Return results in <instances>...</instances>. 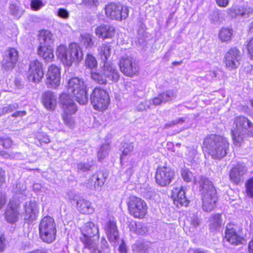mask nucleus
Instances as JSON below:
<instances>
[{
  "label": "nucleus",
  "instance_id": "nucleus-6",
  "mask_svg": "<svg viewBox=\"0 0 253 253\" xmlns=\"http://www.w3.org/2000/svg\"><path fill=\"white\" fill-rule=\"evenodd\" d=\"M69 93H72L75 97L76 101L80 104H85L88 101V96L86 85L84 81L77 77L69 80L67 85Z\"/></svg>",
  "mask_w": 253,
  "mask_h": 253
},
{
  "label": "nucleus",
  "instance_id": "nucleus-64",
  "mask_svg": "<svg viewBox=\"0 0 253 253\" xmlns=\"http://www.w3.org/2000/svg\"><path fill=\"white\" fill-rule=\"evenodd\" d=\"M26 112L25 111H16L14 113L12 116L14 117H22L26 115Z\"/></svg>",
  "mask_w": 253,
  "mask_h": 253
},
{
  "label": "nucleus",
  "instance_id": "nucleus-48",
  "mask_svg": "<svg viewBox=\"0 0 253 253\" xmlns=\"http://www.w3.org/2000/svg\"><path fill=\"white\" fill-rule=\"evenodd\" d=\"M18 104L15 103L0 109V111L1 112L2 115H4L5 114L12 112L16 109L18 108Z\"/></svg>",
  "mask_w": 253,
  "mask_h": 253
},
{
  "label": "nucleus",
  "instance_id": "nucleus-14",
  "mask_svg": "<svg viewBox=\"0 0 253 253\" xmlns=\"http://www.w3.org/2000/svg\"><path fill=\"white\" fill-rule=\"evenodd\" d=\"M43 75L42 63L37 60L31 61L27 72V78L29 81L39 83L42 80Z\"/></svg>",
  "mask_w": 253,
  "mask_h": 253
},
{
  "label": "nucleus",
  "instance_id": "nucleus-15",
  "mask_svg": "<svg viewBox=\"0 0 253 253\" xmlns=\"http://www.w3.org/2000/svg\"><path fill=\"white\" fill-rule=\"evenodd\" d=\"M241 230L234 224L229 223L225 231V238L231 244L237 245L242 243L244 238L241 236Z\"/></svg>",
  "mask_w": 253,
  "mask_h": 253
},
{
  "label": "nucleus",
  "instance_id": "nucleus-42",
  "mask_svg": "<svg viewBox=\"0 0 253 253\" xmlns=\"http://www.w3.org/2000/svg\"><path fill=\"white\" fill-rule=\"evenodd\" d=\"M110 149V147L108 144H104L100 147L97 153L99 161L103 160L108 155Z\"/></svg>",
  "mask_w": 253,
  "mask_h": 253
},
{
  "label": "nucleus",
  "instance_id": "nucleus-17",
  "mask_svg": "<svg viewBox=\"0 0 253 253\" xmlns=\"http://www.w3.org/2000/svg\"><path fill=\"white\" fill-rule=\"evenodd\" d=\"M18 59V52L14 48H9L5 52L1 61L2 68L5 70H11L15 66Z\"/></svg>",
  "mask_w": 253,
  "mask_h": 253
},
{
  "label": "nucleus",
  "instance_id": "nucleus-21",
  "mask_svg": "<svg viewBox=\"0 0 253 253\" xmlns=\"http://www.w3.org/2000/svg\"><path fill=\"white\" fill-rule=\"evenodd\" d=\"M19 215L18 205L13 201H10L5 211V220L9 223L14 224L17 221Z\"/></svg>",
  "mask_w": 253,
  "mask_h": 253
},
{
  "label": "nucleus",
  "instance_id": "nucleus-32",
  "mask_svg": "<svg viewBox=\"0 0 253 253\" xmlns=\"http://www.w3.org/2000/svg\"><path fill=\"white\" fill-rule=\"evenodd\" d=\"M221 215L219 213L212 215L210 218L209 228L211 231L219 230L222 225Z\"/></svg>",
  "mask_w": 253,
  "mask_h": 253
},
{
  "label": "nucleus",
  "instance_id": "nucleus-58",
  "mask_svg": "<svg viewBox=\"0 0 253 253\" xmlns=\"http://www.w3.org/2000/svg\"><path fill=\"white\" fill-rule=\"evenodd\" d=\"M135 232L138 235H143L145 233V228L141 223L135 224Z\"/></svg>",
  "mask_w": 253,
  "mask_h": 253
},
{
  "label": "nucleus",
  "instance_id": "nucleus-50",
  "mask_svg": "<svg viewBox=\"0 0 253 253\" xmlns=\"http://www.w3.org/2000/svg\"><path fill=\"white\" fill-rule=\"evenodd\" d=\"M9 10L11 14L16 18H19L21 15V12L18 7L15 4H12L9 6Z\"/></svg>",
  "mask_w": 253,
  "mask_h": 253
},
{
  "label": "nucleus",
  "instance_id": "nucleus-18",
  "mask_svg": "<svg viewBox=\"0 0 253 253\" xmlns=\"http://www.w3.org/2000/svg\"><path fill=\"white\" fill-rule=\"evenodd\" d=\"M227 13L232 18H247L253 14V8L242 6H233L227 9Z\"/></svg>",
  "mask_w": 253,
  "mask_h": 253
},
{
  "label": "nucleus",
  "instance_id": "nucleus-47",
  "mask_svg": "<svg viewBox=\"0 0 253 253\" xmlns=\"http://www.w3.org/2000/svg\"><path fill=\"white\" fill-rule=\"evenodd\" d=\"M246 192L248 196L253 198V178L249 179L246 183Z\"/></svg>",
  "mask_w": 253,
  "mask_h": 253
},
{
  "label": "nucleus",
  "instance_id": "nucleus-13",
  "mask_svg": "<svg viewBox=\"0 0 253 253\" xmlns=\"http://www.w3.org/2000/svg\"><path fill=\"white\" fill-rule=\"evenodd\" d=\"M119 66L121 72L128 77L135 75L139 70L135 60L128 56L123 57L120 60Z\"/></svg>",
  "mask_w": 253,
  "mask_h": 253
},
{
  "label": "nucleus",
  "instance_id": "nucleus-57",
  "mask_svg": "<svg viewBox=\"0 0 253 253\" xmlns=\"http://www.w3.org/2000/svg\"><path fill=\"white\" fill-rule=\"evenodd\" d=\"M57 15L63 19H67L69 17V12L64 8H59L57 11Z\"/></svg>",
  "mask_w": 253,
  "mask_h": 253
},
{
  "label": "nucleus",
  "instance_id": "nucleus-35",
  "mask_svg": "<svg viewBox=\"0 0 253 253\" xmlns=\"http://www.w3.org/2000/svg\"><path fill=\"white\" fill-rule=\"evenodd\" d=\"M15 196L18 198L25 200L26 197V186L22 183H18L13 189Z\"/></svg>",
  "mask_w": 253,
  "mask_h": 253
},
{
  "label": "nucleus",
  "instance_id": "nucleus-27",
  "mask_svg": "<svg viewBox=\"0 0 253 253\" xmlns=\"http://www.w3.org/2000/svg\"><path fill=\"white\" fill-rule=\"evenodd\" d=\"M105 230L110 242L116 243L119 239V233L116 222L109 220L105 227Z\"/></svg>",
  "mask_w": 253,
  "mask_h": 253
},
{
  "label": "nucleus",
  "instance_id": "nucleus-46",
  "mask_svg": "<svg viewBox=\"0 0 253 253\" xmlns=\"http://www.w3.org/2000/svg\"><path fill=\"white\" fill-rule=\"evenodd\" d=\"M133 253H147V248L142 243L137 242L132 245Z\"/></svg>",
  "mask_w": 253,
  "mask_h": 253
},
{
  "label": "nucleus",
  "instance_id": "nucleus-26",
  "mask_svg": "<svg viewBox=\"0 0 253 253\" xmlns=\"http://www.w3.org/2000/svg\"><path fill=\"white\" fill-rule=\"evenodd\" d=\"M95 33L102 39L111 38L115 35V28L111 25H102L96 28Z\"/></svg>",
  "mask_w": 253,
  "mask_h": 253
},
{
  "label": "nucleus",
  "instance_id": "nucleus-4",
  "mask_svg": "<svg viewBox=\"0 0 253 253\" xmlns=\"http://www.w3.org/2000/svg\"><path fill=\"white\" fill-rule=\"evenodd\" d=\"M198 183L202 197V209L206 212H210L214 208L217 201L216 190L212 182L204 176L200 177Z\"/></svg>",
  "mask_w": 253,
  "mask_h": 253
},
{
  "label": "nucleus",
  "instance_id": "nucleus-53",
  "mask_svg": "<svg viewBox=\"0 0 253 253\" xmlns=\"http://www.w3.org/2000/svg\"><path fill=\"white\" fill-rule=\"evenodd\" d=\"M44 5L41 0H32L31 6L32 9L38 10Z\"/></svg>",
  "mask_w": 253,
  "mask_h": 253
},
{
  "label": "nucleus",
  "instance_id": "nucleus-36",
  "mask_svg": "<svg viewBox=\"0 0 253 253\" xmlns=\"http://www.w3.org/2000/svg\"><path fill=\"white\" fill-rule=\"evenodd\" d=\"M50 142L48 135L44 132L37 133L35 138V143L39 146L42 145V144H48Z\"/></svg>",
  "mask_w": 253,
  "mask_h": 253
},
{
  "label": "nucleus",
  "instance_id": "nucleus-24",
  "mask_svg": "<svg viewBox=\"0 0 253 253\" xmlns=\"http://www.w3.org/2000/svg\"><path fill=\"white\" fill-rule=\"evenodd\" d=\"M24 208L27 218L31 221L35 220L39 211L37 203L35 200H30L26 202Z\"/></svg>",
  "mask_w": 253,
  "mask_h": 253
},
{
  "label": "nucleus",
  "instance_id": "nucleus-25",
  "mask_svg": "<svg viewBox=\"0 0 253 253\" xmlns=\"http://www.w3.org/2000/svg\"><path fill=\"white\" fill-rule=\"evenodd\" d=\"M54 36L48 30H43L39 34V47H51L54 41Z\"/></svg>",
  "mask_w": 253,
  "mask_h": 253
},
{
  "label": "nucleus",
  "instance_id": "nucleus-23",
  "mask_svg": "<svg viewBox=\"0 0 253 253\" xmlns=\"http://www.w3.org/2000/svg\"><path fill=\"white\" fill-rule=\"evenodd\" d=\"M246 166L242 164H238L233 168L230 172V179L234 184H238L241 180L244 174L247 171Z\"/></svg>",
  "mask_w": 253,
  "mask_h": 253
},
{
  "label": "nucleus",
  "instance_id": "nucleus-28",
  "mask_svg": "<svg viewBox=\"0 0 253 253\" xmlns=\"http://www.w3.org/2000/svg\"><path fill=\"white\" fill-rule=\"evenodd\" d=\"M42 101L47 110H54L56 106V96L50 91H46L42 94Z\"/></svg>",
  "mask_w": 253,
  "mask_h": 253
},
{
  "label": "nucleus",
  "instance_id": "nucleus-55",
  "mask_svg": "<svg viewBox=\"0 0 253 253\" xmlns=\"http://www.w3.org/2000/svg\"><path fill=\"white\" fill-rule=\"evenodd\" d=\"M0 144L5 148H9L12 146V141L9 138L0 137Z\"/></svg>",
  "mask_w": 253,
  "mask_h": 253
},
{
  "label": "nucleus",
  "instance_id": "nucleus-22",
  "mask_svg": "<svg viewBox=\"0 0 253 253\" xmlns=\"http://www.w3.org/2000/svg\"><path fill=\"white\" fill-rule=\"evenodd\" d=\"M59 102L63 112H76L77 106L73 100L68 94L62 93L59 97Z\"/></svg>",
  "mask_w": 253,
  "mask_h": 253
},
{
  "label": "nucleus",
  "instance_id": "nucleus-9",
  "mask_svg": "<svg viewBox=\"0 0 253 253\" xmlns=\"http://www.w3.org/2000/svg\"><path fill=\"white\" fill-rule=\"evenodd\" d=\"M128 210L133 217L143 218L147 212L146 203L140 198L131 196L127 202Z\"/></svg>",
  "mask_w": 253,
  "mask_h": 253
},
{
  "label": "nucleus",
  "instance_id": "nucleus-19",
  "mask_svg": "<svg viewBox=\"0 0 253 253\" xmlns=\"http://www.w3.org/2000/svg\"><path fill=\"white\" fill-rule=\"evenodd\" d=\"M70 48V57L69 60L64 58V62L66 66L70 67L73 63L78 64L83 59V53L82 48L77 43H72L69 45Z\"/></svg>",
  "mask_w": 253,
  "mask_h": 253
},
{
  "label": "nucleus",
  "instance_id": "nucleus-33",
  "mask_svg": "<svg viewBox=\"0 0 253 253\" xmlns=\"http://www.w3.org/2000/svg\"><path fill=\"white\" fill-rule=\"evenodd\" d=\"M53 50L51 47H39L38 53L42 57L45 62H48L52 61L54 58Z\"/></svg>",
  "mask_w": 253,
  "mask_h": 253
},
{
  "label": "nucleus",
  "instance_id": "nucleus-39",
  "mask_svg": "<svg viewBox=\"0 0 253 253\" xmlns=\"http://www.w3.org/2000/svg\"><path fill=\"white\" fill-rule=\"evenodd\" d=\"M85 66L89 69H93L97 66L96 58L91 54L87 53L85 58Z\"/></svg>",
  "mask_w": 253,
  "mask_h": 253
},
{
  "label": "nucleus",
  "instance_id": "nucleus-44",
  "mask_svg": "<svg viewBox=\"0 0 253 253\" xmlns=\"http://www.w3.org/2000/svg\"><path fill=\"white\" fill-rule=\"evenodd\" d=\"M232 34L230 30L227 28H223L220 30L219 37L223 42H227L231 39Z\"/></svg>",
  "mask_w": 253,
  "mask_h": 253
},
{
  "label": "nucleus",
  "instance_id": "nucleus-54",
  "mask_svg": "<svg viewBox=\"0 0 253 253\" xmlns=\"http://www.w3.org/2000/svg\"><path fill=\"white\" fill-rule=\"evenodd\" d=\"M190 218L191 224L195 228L198 226L201 222L202 219L197 214H193Z\"/></svg>",
  "mask_w": 253,
  "mask_h": 253
},
{
  "label": "nucleus",
  "instance_id": "nucleus-5",
  "mask_svg": "<svg viewBox=\"0 0 253 253\" xmlns=\"http://www.w3.org/2000/svg\"><path fill=\"white\" fill-rule=\"evenodd\" d=\"M91 76L92 80L100 84H111L117 82L120 78L119 73L115 66L108 62L104 63L99 72H91Z\"/></svg>",
  "mask_w": 253,
  "mask_h": 253
},
{
  "label": "nucleus",
  "instance_id": "nucleus-3",
  "mask_svg": "<svg viewBox=\"0 0 253 253\" xmlns=\"http://www.w3.org/2000/svg\"><path fill=\"white\" fill-rule=\"evenodd\" d=\"M235 127L231 130L233 143L240 146L248 137H253V123L243 116L237 117L234 121Z\"/></svg>",
  "mask_w": 253,
  "mask_h": 253
},
{
  "label": "nucleus",
  "instance_id": "nucleus-45",
  "mask_svg": "<svg viewBox=\"0 0 253 253\" xmlns=\"http://www.w3.org/2000/svg\"><path fill=\"white\" fill-rule=\"evenodd\" d=\"M181 175L183 179L186 182L191 181L193 177L192 172L185 167L181 168Z\"/></svg>",
  "mask_w": 253,
  "mask_h": 253
},
{
  "label": "nucleus",
  "instance_id": "nucleus-31",
  "mask_svg": "<svg viewBox=\"0 0 253 253\" xmlns=\"http://www.w3.org/2000/svg\"><path fill=\"white\" fill-rule=\"evenodd\" d=\"M111 46L109 43H103L98 46V53L104 63L107 62L106 61L111 55Z\"/></svg>",
  "mask_w": 253,
  "mask_h": 253
},
{
  "label": "nucleus",
  "instance_id": "nucleus-59",
  "mask_svg": "<svg viewBox=\"0 0 253 253\" xmlns=\"http://www.w3.org/2000/svg\"><path fill=\"white\" fill-rule=\"evenodd\" d=\"M151 104H152L154 105H159L162 103H163V102L161 99V97L160 94H158V95L156 97H155L153 99L150 100Z\"/></svg>",
  "mask_w": 253,
  "mask_h": 253
},
{
  "label": "nucleus",
  "instance_id": "nucleus-16",
  "mask_svg": "<svg viewBox=\"0 0 253 253\" xmlns=\"http://www.w3.org/2000/svg\"><path fill=\"white\" fill-rule=\"evenodd\" d=\"M46 84L48 87H57L60 83V69L54 65H51L48 69L46 75Z\"/></svg>",
  "mask_w": 253,
  "mask_h": 253
},
{
  "label": "nucleus",
  "instance_id": "nucleus-41",
  "mask_svg": "<svg viewBox=\"0 0 253 253\" xmlns=\"http://www.w3.org/2000/svg\"><path fill=\"white\" fill-rule=\"evenodd\" d=\"M134 145L132 143H125L123 144L122 149V155H121V161L125 156L129 155L132 151Z\"/></svg>",
  "mask_w": 253,
  "mask_h": 253
},
{
  "label": "nucleus",
  "instance_id": "nucleus-11",
  "mask_svg": "<svg viewBox=\"0 0 253 253\" xmlns=\"http://www.w3.org/2000/svg\"><path fill=\"white\" fill-rule=\"evenodd\" d=\"M175 177V171L168 167H159L157 169L155 179L157 183L161 186L169 185Z\"/></svg>",
  "mask_w": 253,
  "mask_h": 253
},
{
  "label": "nucleus",
  "instance_id": "nucleus-52",
  "mask_svg": "<svg viewBox=\"0 0 253 253\" xmlns=\"http://www.w3.org/2000/svg\"><path fill=\"white\" fill-rule=\"evenodd\" d=\"M150 105L151 101L146 100L138 104L136 109L139 111H143L150 108Z\"/></svg>",
  "mask_w": 253,
  "mask_h": 253
},
{
  "label": "nucleus",
  "instance_id": "nucleus-30",
  "mask_svg": "<svg viewBox=\"0 0 253 253\" xmlns=\"http://www.w3.org/2000/svg\"><path fill=\"white\" fill-rule=\"evenodd\" d=\"M107 176L106 172L103 171H98L93 174L90 180L91 182L94 183V188H101L104 185Z\"/></svg>",
  "mask_w": 253,
  "mask_h": 253
},
{
  "label": "nucleus",
  "instance_id": "nucleus-60",
  "mask_svg": "<svg viewBox=\"0 0 253 253\" xmlns=\"http://www.w3.org/2000/svg\"><path fill=\"white\" fill-rule=\"evenodd\" d=\"M247 49L251 57L253 58V38L248 42Z\"/></svg>",
  "mask_w": 253,
  "mask_h": 253
},
{
  "label": "nucleus",
  "instance_id": "nucleus-43",
  "mask_svg": "<svg viewBox=\"0 0 253 253\" xmlns=\"http://www.w3.org/2000/svg\"><path fill=\"white\" fill-rule=\"evenodd\" d=\"M75 113L71 112H63L62 114V118L64 121V123L65 125L70 127L73 126L74 124V121L73 119L72 115L74 114Z\"/></svg>",
  "mask_w": 253,
  "mask_h": 253
},
{
  "label": "nucleus",
  "instance_id": "nucleus-38",
  "mask_svg": "<svg viewBox=\"0 0 253 253\" xmlns=\"http://www.w3.org/2000/svg\"><path fill=\"white\" fill-rule=\"evenodd\" d=\"M163 103L174 99L176 97V91L173 90H168L160 93Z\"/></svg>",
  "mask_w": 253,
  "mask_h": 253
},
{
  "label": "nucleus",
  "instance_id": "nucleus-56",
  "mask_svg": "<svg viewBox=\"0 0 253 253\" xmlns=\"http://www.w3.org/2000/svg\"><path fill=\"white\" fill-rule=\"evenodd\" d=\"M93 163L92 164L89 163H80L78 164L77 168L83 171H85L87 170H90L92 167L93 166Z\"/></svg>",
  "mask_w": 253,
  "mask_h": 253
},
{
  "label": "nucleus",
  "instance_id": "nucleus-29",
  "mask_svg": "<svg viewBox=\"0 0 253 253\" xmlns=\"http://www.w3.org/2000/svg\"><path fill=\"white\" fill-rule=\"evenodd\" d=\"M77 208L83 214H91L94 211V208L91 203L84 199H80L77 202Z\"/></svg>",
  "mask_w": 253,
  "mask_h": 253
},
{
  "label": "nucleus",
  "instance_id": "nucleus-20",
  "mask_svg": "<svg viewBox=\"0 0 253 253\" xmlns=\"http://www.w3.org/2000/svg\"><path fill=\"white\" fill-rule=\"evenodd\" d=\"M171 197L177 206H187L189 201L185 196V191L182 187L174 188L171 191Z\"/></svg>",
  "mask_w": 253,
  "mask_h": 253
},
{
  "label": "nucleus",
  "instance_id": "nucleus-51",
  "mask_svg": "<svg viewBox=\"0 0 253 253\" xmlns=\"http://www.w3.org/2000/svg\"><path fill=\"white\" fill-rule=\"evenodd\" d=\"M82 3L86 7H96L99 4L98 0H82Z\"/></svg>",
  "mask_w": 253,
  "mask_h": 253
},
{
  "label": "nucleus",
  "instance_id": "nucleus-37",
  "mask_svg": "<svg viewBox=\"0 0 253 253\" xmlns=\"http://www.w3.org/2000/svg\"><path fill=\"white\" fill-rule=\"evenodd\" d=\"M163 103L174 99L176 97V91L173 90H168L160 93Z\"/></svg>",
  "mask_w": 253,
  "mask_h": 253
},
{
  "label": "nucleus",
  "instance_id": "nucleus-1",
  "mask_svg": "<svg viewBox=\"0 0 253 253\" xmlns=\"http://www.w3.org/2000/svg\"><path fill=\"white\" fill-rule=\"evenodd\" d=\"M81 232L83 236L80 238L81 242L84 244L83 252L88 251L90 253H109L110 250L105 239L102 240V244L104 246L103 253L98 247L99 238V230L97 225L89 221L84 224L81 228Z\"/></svg>",
  "mask_w": 253,
  "mask_h": 253
},
{
  "label": "nucleus",
  "instance_id": "nucleus-63",
  "mask_svg": "<svg viewBox=\"0 0 253 253\" xmlns=\"http://www.w3.org/2000/svg\"><path fill=\"white\" fill-rule=\"evenodd\" d=\"M119 250L120 253H127V249L123 241L119 246Z\"/></svg>",
  "mask_w": 253,
  "mask_h": 253
},
{
  "label": "nucleus",
  "instance_id": "nucleus-12",
  "mask_svg": "<svg viewBox=\"0 0 253 253\" xmlns=\"http://www.w3.org/2000/svg\"><path fill=\"white\" fill-rule=\"evenodd\" d=\"M241 55L236 47L231 48L225 54L224 62L226 68L230 71L238 68L240 65Z\"/></svg>",
  "mask_w": 253,
  "mask_h": 253
},
{
  "label": "nucleus",
  "instance_id": "nucleus-62",
  "mask_svg": "<svg viewBox=\"0 0 253 253\" xmlns=\"http://www.w3.org/2000/svg\"><path fill=\"white\" fill-rule=\"evenodd\" d=\"M5 181V171L0 168V187Z\"/></svg>",
  "mask_w": 253,
  "mask_h": 253
},
{
  "label": "nucleus",
  "instance_id": "nucleus-40",
  "mask_svg": "<svg viewBox=\"0 0 253 253\" xmlns=\"http://www.w3.org/2000/svg\"><path fill=\"white\" fill-rule=\"evenodd\" d=\"M81 42L86 48H91L94 45L92 41L93 36L89 34L81 35Z\"/></svg>",
  "mask_w": 253,
  "mask_h": 253
},
{
  "label": "nucleus",
  "instance_id": "nucleus-49",
  "mask_svg": "<svg viewBox=\"0 0 253 253\" xmlns=\"http://www.w3.org/2000/svg\"><path fill=\"white\" fill-rule=\"evenodd\" d=\"M210 20L213 23H219L221 21L220 12L218 10L212 11L210 16Z\"/></svg>",
  "mask_w": 253,
  "mask_h": 253
},
{
  "label": "nucleus",
  "instance_id": "nucleus-34",
  "mask_svg": "<svg viewBox=\"0 0 253 253\" xmlns=\"http://www.w3.org/2000/svg\"><path fill=\"white\" fill-rule=\"evenodd\" d=\"M56 55L61 62L66 66V62H64V58L69 60L70 57V48L69 46L67 48L63 45H61L57 47L56 50Z\"/></svg>",
  "mask_w": 253,
  "mask_h": 253
},
{
  "label": "nucleus",
  "instance_id": "nucleus-61",
  "mask_svg": "<svg viewBox=\"0 0 253 253\" xmlns=\"http://www.w3.org/2000/svg\"><path fill=\"white\" fill-rule=\"evenodd\" d=\"M218 6L222 7H225L229 4V0H215Z\"/></svg>",
  "mask_w": 253,
  "mask_h": 253
},
{
  "label": "nucleus",
  "instance_id": "nucleus-2",
  "mask_svg": "<svg viewBox=\"0 0 253 253\" xmlns=\"http://www.w3.org/2000/svg\"><path fill=\"white\" fill-rule=\"evenodd\" d=\"M203 145L208 154L216 160L225 157L229 149L227 139L219 135L212 134L207 136L204 138Z\"/></svg>",
  "mask_w": 253,
  "mask_h": 253
},
{
  "label": "nucleus",
  "instance_id": "nucleus-7",
  "mask_svg": "<svg viewBox=\"0 0 253 253\" xmlns=\"http://www.w3.org/2000/svg\"><path fill=\"white\" fill-rule=\"evenodd\" d=\"M39 229L40 237L43 242L50 243L55 240L56 228L52 217L49 216L44 217L40 223Z\"/></svg>",
  "mask_w": 253,
  "mask_h": 253
},
{
  "label": "nucleus",
  "instance_id": "nucleus-8",
  "mask_svg": "<svg viewBox=\"0 0 253 253\" xmlns=\"http://www.w3.org/2000/svg\"><path fill=\"white\" fill-rule=\"evenodd\" d=\"M90 99L93 108L99 111L106 109L110 103L109 95L101 87H95L93 90Z\"/></svg>",
  "mask_w": 253,
  "mask_h": 253
},
{
  "label": "nucleus",
  "instance_id": "nucleus-10",
  "mask_svg": "<svg viewBox=\"0 0 253 253\" xmlns=\"http://www.w3.org/2000/svg\"><path fill=\"white\" fill-rule=\"evenodd\" d=\"M105 13L110 19L122 20L126 18L128 15V8L120 3L110 2L105 7Z\"/></svg>",
  "mask_w": 253,
  "mask_h": 253
}]
</instances>
